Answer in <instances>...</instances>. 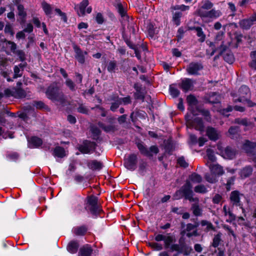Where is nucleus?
<instances>
[{"mask_svg": "<svg viewBox=\"0 0 256 256\" xmlns=\"http://www.w3.org/2000/svg\"><path fill=\"white\" fill-rule=\"evenodd\" d=\"M237 153L238 150L234 147L227 146L225 148V158L234 159Z\"/></svg>", "mask_w": 256, "mask_h": 256, "instance_id": "16", "label": "nucleus"}, {"mask_svg": "<svg viewBox=\"0 0 256 256\" xmlns=\"http://www.w3.org/2000/svg\"><path fill=\"white\" fill-rule=\"evenodd\" d=\"M206 134L210 140L213 141L218 140L220 136V134L216 128L212 127H208L206 130Z\"/></svg>", "mask_w": 256, "mask_h": 256, "instance_id": "15", "label": "nucleus"}, {"mask_svg": "<svg viewBox=\"0 0 256 256\" xmlns=\"http://www.w3.org/2000/svg\"><path fill=\"white\" fill-rule=\"evenodd\" d=\"M170 92L171 96L174 98L178 96L180 94V91L178 90L175 88L173 85L170 86Z\"/></svg>", "mask_w": 256, "mask_h": 256, "instance_id": "52", "label": "nucleus"}, {"mask_svg": "<svg viewBox=\"0 0 256 256\" xmlns=\"http://www.w3.org/2000/svg\"><path fill=\"white\" fill-rule=\"evenodd\" d=\"M92 252V248L88 245H86L80 248L79 255L80 256H90Z\"/></svg>", "mask_w": 256, "mask_h": 256, "instance_id": "32", "label": "nucleus"}, {"mask_svg": "<svg viewBox=\"0 0 256 256\" xmlns=\"http://www.w3.org/2000/svg\"><path fill=\"white\" fill-rule=\"evenodd\" d=\"M137 156L135 154H131L125 157L124 165L125 167L130 170H134L136 168Z\"/></svg>", "mask_w": 256, "mask_h": 256, "instance_id": "8", "label": "nucleus"}, {"mask_svg": "<svg viewBox=\"0 0 256 256\" xmlns=\"http://www.w3.org/2000/svg\"><path fill=\"white\" fill-rule=\"evenodd\" d=\"M87 208L94 215L98 214L101 209L97 205V198L94 196H90L88 198Z\"/></svg>", "mask_w": 256, "mask_h": 256, "instance_id": "7", "label": "nucleus"}, {"mask_svg": "<svg viewBox=\"0 0 256 256\" xmlns=\"http://www.w3.org/2000/svg\"><path fill=\"white\" fill-rule=\"evenodd\" d=\"M93 148V144L90 142H86L84 144L80 146L79 150L83 154H88Z\"/></svg>", "mask_w": 256, "mask_h": 256, "instance_id": "22", "label": "nucleus"}, {"mask_svg": "<svg viewBox=\"0 0 256 256\" xmlns=\"http://www.w3.org/2000/svg\"><path fill=\"white\" fill-rule=\"evenodd\" d=\"M225 62H226L228 64H232L234 62V58L232 53L229 52H227L225 48Z\"/></svg>", "mask_w": 256, "mask_h": 256, "instance_id": "41", "label": "nucleus"}, {"mask_svg": "<svg viewBox=\"0 0 256 256\" xmlns=\"http://www.w3.org/2000/svg\"><path fill=\"white\" fill-rule=\"evenodd\" d=\"M79 244L76 241L72 240L67 246V250L71 254H75L77 252Z\"/></svg>", "mask_w": 256, "mask_h": 256, "instance_id": "28", "label": "nucleus"}, {"mask_svg": "<svg viewBox=\"0 0 256 256\" xmlns=\"http://www.w3.org/2000/svg\"><path fill=\"white\" fill-rule=\"evenodd\" d=\"M198 15L201 18H216L219 16V14L218 11L214 9H212L209 11L206 12L201 9L198 10Z\"/></svg>", "mask_w": 256, "mask_h": 256, "instance_id": "13", "label": "nucleus"}, {"mask_svg": "<svg viewBox=\"0 0 256 256\" xmlns=\"http://www.w3.org/2000/svg\"><path fill=\"white\" fill-rule=\"evenodd\" d=\"M172 248L175 250L180 251L185 255L190 254L192 250V249L190 246L184 244H180V245H172Z\"/></svg>", "mask_w": 256, "mask_h": 256, "instance_id": "14", "label": "nucleus"}, {"mask_svg": "<svg viewBox=\"0 0 256 256\" xmlns=\"http://www.w3.org/2000/svg\"><path fill=\"white\" fill-rule=\"evenodd\" d=\"M250 92V89L248 86L242 85L239 89L238 93L240 97L244 98Z\"/></svg>", "mask_w": 256, "mask_h": 256, "instance_id": "39", "label": "nucleus"}, {"mask_svg": "<svg viewBox=\"0 0 256 256\" xmlns=\"http://www.w3.org/2000/svg\"><path fill=\"white\" fill-rule=\"evenodd\" d=\"M192 209L194 216H200L202 214V210L197 204H194Z\"/></svg>", "mask_w": 256, "mask_h": 256, "instance_id": "50", "label": "nucleus"}, {"mask_svg": "<svg viewBox=\"0 0 256 256\" xmlns=\"http://www.w3.org/2000/svg\"><path fill=\"white\" fill-rule=\"evenodd\" d=\"M196 226L191 224H188L186 226V230L187 231L186 236L188 237H190L194 236L197 235Z\"/></svg>", "mask_w": 256, "mask_h": 256, "instance_id": "30", "label": "nucleus"}, {"mask_svg": "<svg viewBox=\"0 0 256 256\" xmlns=\"http://www.w3.org/2000/svg\"><path fill=\"white\" fill-rule=\"evenodd\" d=\"M4 32L6 34H10L12 36H14V34L12 27L9 23L6 25L4 28Z\"/></svg>", "mask_w": 256, "mask_h": 256, "instance_id": "55", "label": "nucleus"}, {"mask_svg": "<svg viewBox=\"0 0 256 256\" xmlns=\"http://www.w3.org/2000/svg\"><path fill=\"white\" fill-rule=\"evenodd\" d=\"M148 32L150 37L153 38L155 34V28L152 23H150L148 26Z\"/></svg>", "mask_w": 256, "mask_h": 256, "instance_id": "49", "label": "nucleus"}, {"mask_svg": "<svg viewBox=\"0 0 256 256\" xmlns=\"http://www.w3.org/2000/svg\"><path fill=\"white\" fill-rule=\"evenodd\" d=\"M115 7L122 17H124L126 16V12L122 3L118 2L116 6H115Z\"/></svg>", "mask_w": 256, "mask_h": 256, "instance_id": "44", "label": "nucleus"}, {"mask_svg": "<svg viewBox=\"0 0 256 256\" xmlns=\"http://www.w3.org/2000/svg\"><path fill=\"white\" fill-rule=\"evenodd\" d=\"M239 128L236 126H232L228 130V132L230 135L231 136L232 138H234L236 135L238 134V129Z\"/></svg>", "mask_w": 256, "mask_h": 256, "instance_id": "47", "label": "nucleus"}, {"mask_svg": "<svg viewBox=\"0 0 256 256\" xmlns=\"http://www.w3.org/2000/svg\"><path fill=\"white\" fill-rule=\"evenodd\" d=\"M235 178V176H233L228 180L227 183L225 184L226 186V190L228 191H230V186L231 185H233L234 184Z\"/></svg>", "mask_w": 256, "mask_h": 256, "instance_id": "60", "label": "nucleus"}, {"mask_svg": "<svg viewBox=\"0 0 256 256\" xmlns=\"http://www.w3.org/2000/svg\"><path fill=\"white\" fill-rule=\"evenodd\" d=\"M192 83L190 80L186 78L182 80L180 88L184 91L186 92L190 89V88L192 86Z\"/></svg>", "mask_w": 256, "mask_h": 256, "instance_id": "34", "label": "nucleus"}, {"mask_svg": "<svg viewBox=\"0 0 256 256\" xmlns=\"http://www.w3.org/2000/svg\"><path fill=\"white\" fill-rule=\"evenodd\" d=\"M253 169L250 166L243 168L240 172V176L242 178H245L252 175Z\"/></svg>", "mask_w": 256, "mask_h": 256, "instance_id": "29", "label": "nucleus"}, {"mask_svg": "<svg viewBox=\"0 0 256 256\" xmlns=\"http://www.w3.org/2000/svg\"><path fill=\"white\" fill-rule=\"evenodd\" d=\"M87 230L84 226H76L72 228L73 232L76 236H83Z\"/></svg>", "mask_w": 256, "mask_h": 256, "instance_id": "36", "label": "nucleus"}, {"mask_svg": "<svg viewBox=\"0 0 256 256\" xmlns=\"http://www.w3.org/2000/svg\"><path fill=\"white\" fill-rule=\"evenodd\" d=\"M137 146L141 154L147 156H152L153 154H156L159 152L158 148L155 146H152L148 149L142 144L138 143Z\"/></svg>", "mask_w": 256, "mask_h": 256, "instance_id": "10", "label": "nucleus"}, {"mask_svg": "<svg viewBox=\"0 0 256 256\" xmlns=\"http://www.w3.org/2000/svg\"><path fill=\"white\" fill-rule=\"evenodd\" d=\"M206 156L210 160L214 162L215 160V156L213 150L210 148H208L206 150Z\"/></svg>", "mask_w": 256, "mask_h": 256, "instance_id": "59", "label": "nucleus"}, {"mask_svg": "<svg viewBox=\"0 0 256 256\" xmlns=\"http://www.w3.org/2000/svg\"><path fill=\"white\" fill-rule=\"evenodd\" d=\"M88 166L92 170H100L102 168V164L98 160H92L88 162Z\"/></svg>", "mask_w": 256, "mask_h": 256, "instance_id": "27", "label": "nucleus"}, {"mask_svg": "<svg viewBox=\"0 0 256 256\" xmlns=\"http://www.w3.org/2000/svg\"><path fill=\"white\" fill-rule=\"evenodd\" d=\"M202 68V65H190L186 68L188 72L190 74H198V72Z\"/></svg>", "mask_w": 256, "mask_h": 256, "instance_id": "33", "label": "nucleus"}, {"mask_svg": "<svg viewBox=\"0 0 256 256\" xmlns=\"http://www.w3.org/2000/svg\"><path fill=\"white\" fill-rule=\"evenodd\" d=\"M48 98L54 101H62L63 95L57 87L50 86L46 92Z\"/></svg>", "mask_w": 256, "mask_h": 256, "instance_id": "6", "label": "nucleus"}, {"mask_svg": "<svg viewBox=\"0 0 256 256\" xmlns=\"http://www.w3.org/2000/svg\"><path fill=\"white\" fill-rule=\"evenodd\" d=\"M99 126L106 132H112L114 130V128L112 126H105L102 122L98 123Z\"/></svg>", "mask_w": 256, "mask_h": 256, "instance_id": "57", "label": "nucleus"}, {"mask_svg": "<svg viewBox=\"0 0 256 256\" xmlns=\"http://www.w3.org/2000/svg\"><path fill=\"white\" fill-rule=\"evenodd\" d=\"M240 193L238 190H234L231 192L230 194V200L233 202L234 204L236 206H240Z\"/></svg>", "mask_w": 256, "mask_h": 256, "instance_id": "20", "label": "nucleus"}, {"mask_svg": "<svg viewBox=\"0 0 256 256\" xmlns=\"http://www.w3.org/2000/svg\"><path fill=\"white\" fill-rule=\"evenodd\" d=\"M193 195L192 186L190 182L188 180L181 188L176 192L174 196L176 200L184 197L186 199L189 200L190 202H198V199L193 198Z\"/></svg>", "mask_w": 256, "mask_h": 256, "instance_id": "2", "label": "nucleus"}, {"mask_svg": "<svg viewBox=\"0 0 256 256\" xmlns=\"http://www.w3.org/2000/svg\"><path fill=\"white\" fill-rule=\"evenodd\" d=\"M237 26L235 24H230L228 26V36L231 41L228 42L230 46L237 47L238 44L241 41L242 36L236 32Z\"/></svg>", "mask_w": 256, "mask_h": 256, "instance_id": "3", "label": "nucleus"}, {"mask_svg": "<svg viewBox=\"0 0 256 256\" xmlns=\"http://www.w3.org/2000/svg\"><path fill=\"white\" fill-rule=\"evenodd\" d=\"M186 100L188 104V110L190 111L192 114L193 116L198 114V113L196 112V110H198L196 107L197 100L196 98L192 95H190L187 96Z\"/></svg>", "mask_w": 256, "mask_h": 256, "instance_id": "12", "label": "nucleus"}, {"mask_svg": "<svg viewBox=\"0 0 256 256\" xmlns=\"http://www.w3.org/2000/svg\"><path fill=\"white\" fill-rule=\"evenodd\" d=\"M4 96L6 98L12 96L15 98H24L26 96V93L24 90L20 88H6L4 90V94L0 92V98Z\"/></svg>", "mask_w": 256, "mask_h": 256, "instance_id": "5", "label": "nucleus"}, {"mask_svg": "<svg viewBox=\"0 0 256 256\" xmlns=\"http://www.w3.org/2000/svg\"><path fill=\"white\" fill-rule=\"evenodd\" d=\"M254 20L252 18V16L249 19H244L240 20L239 22L240 26L242 29L248 30L253 24Z\"/></svg>", "mask_w": 256, "mask_h": 256, "instance_id": "23", "label": "nucleus"}, {"mask_svg": "<svg viewBox=\"0 0 256 256\" xmlns=\"http://www.w3.org/2000/svg\"><path fill=\"white\" fill-rule=\"evenodd\" d=\"M178 164L182 167L186 168L188 166V164L186 162L183 157L179 158L178 159Z\"/></svg>", "mask_w": 256, "mask_h": 256, "instance_id": "63", "label": "nucleus"}, {"mask_svg": "<svg viewBox=\"0 0 256 256\" xmlns=\"http://www.w3.org/2000/svg\"><path fill=\"white\" fill-rule=\"evenodd\" d=\"M189 180L194 183H200L202 181V178L200 175L193 173L190 176Z\"/></svg>", "mask_w": 256, "mask_h": 256, "instance_id": "40", "label": "nucleus"}, {"mask_svg": "<svg viewBox=\"0 0 256 256\" xmlns=\"http://www.w3.org/2000/svg\"><path fill=\"white\" fill-rule=\"evenodd\" d=\"M17 45L16 44L12 41L8 42V47L7 48L10 51V52L12 53H14V52L16 50Z\"/></svg>", "mask_w": 256, "mask_h": 256, "instance_id": "54", "label": "nucleus"}, {"mask_svg": "<svg viewBox=\"0 0 256 256\" xmlns=\"http://www.w3.org/2000/svg\"><path fill=\"white\" fill-rule=\"evenodd\" d=\"M214 4L210 0H205L202 6L200 8L202 10H210L213 7Z\"/></svg>", "mask_w": 256, "mask_h": 256, "instance_id": "46", "label": "nucleus"}, {"mask_svg": "<svg viewBox=\"0 0 256 256\" xmlns=\"http://www.w3.org/2000/svg\"><path fill=\"white\" fill-rule=\"evenodd\" d=\"M235 122L236 123H237L238 124H242V125L245 126H249L251 125V124H252L250 122L248 121L246 118H242V119H240V118H236L235 120Z\"/></svg>", "mask_w": 256, "mask_h": 256, "instance_id": "51", "label": "nucleus"}, {"mask_svg": "<svg viewBox=\"0 0 256 256\" xmlns=\"http://www.w3.org/2000/svg\"><path fill=\"white\" fill-rule=\"evenodd\" d=\"M53 154L56 157L62 158L66 156V152L64 148L57 146L54 148Z\"/></svg>", "mask_w": 256, "mask_h": 256, "instance_id": "35", "label": "nucleus"}, {"mask_svg": "<svg viewBox=\"0 0 256 256\" xmlns=\"http://www.w3.org/2000/svg\"><path fill=\"white\" fill-rule=\"evenodd\" d=\"M95 20L97 24H102L104 22V18L103 16V15L100 12L97 13Z\"/></svg>", "mask_w": 256, "mask_h": 256, "instance_id": "56", "label": "nucleus"}, {"mask_svg": "<svg viewBox=\"0 0 256 256\" xmlns=\"http://www.w3.org/2000/svg\"><path fill=\"white\" fill-rule=\"evenodd\" d=\"M206 180L209 182L214 183L216 180V176L211 172L210 174H206L205 176Z\"/></svg>", "mask_w": 256, "mask_h": 256, "instance_id": "53", "label": "nucleus"}, {"mask_svg": "<svg viewBox=\"0 0 256 256\" xmlns=\"http://www.w3.org/2000/svg\"><path fill=\"white\" fill-rule=\"evenodd\" d=\"M92 56L95 59H100L102 58V59L104 60H105L106 59V54H102L100 52H96V54H92Z\"/></svg>", "mask_w": 256, "mask_h": 256, "instance_id": "61", "label": "nucleus"}, {"mask_svg": "<svg viewBox=\"0 0 256 256\" xmlns=\"http://www.w3.org/2000/svg\"><path fill=\"white\" fill-rule=\"evenodd\" d=\"M186 31V30L183 26H180L178 28L176 36L178 42L180 41L184 38V34Z\"/></svg>", "mask_w": 256, "mask_h": 256, "instance_id": "43", "label": "nucleus"}, {"mask_svg": "<svg viewBox=\"0 0 256 256\" xmlns=\"http://www.w3.org/2000/svg\"><path fill=\"white\" fill-rule=\"evenodd\" d=\"M120 104H127L130 102V96L125 97L124 98H118Z\"/></svg>", "mask_w": 256, "mask_h": 256, "instance_id": "64", "label": "nucleus"}, {"mask_svg": "<svg viewBox=\"0 0 256 256\" xmlns=\"http://www.w3.org/2000/svg\"><path fill=\"white\" fill-rule=\"evenodd\" d=\"M172 12V21L174 25L179 26L181 24V18L182 16V12Z\"/></svg>", "mask_w": 256, "mask_h": 256, "instance_id": "24", "label": "nucleus"}, {"mask_svg": "<svg viewBox=\"0 0 256 256\" xmlns=\"http://www.w3.org/2000/svg\"><path fill=\"white\" fill-rule=\"evenodd\" d=\"M13 54H16L22 62H23L26 60V54L22 50H16L14 53Z\"/></svg>", "mask_w": 256, "mask_h": 256, "instance_id": "45", "label": "nucleus"}, {"mask_svg": "<svg viewBox=\"0 0 256 256\" xmlns=\"http://www.w3.org/2000/svg\"><path fill=\"white\" fill-rule=\"evenodd\" d=\"M54 11L58 14L60 17V20L64 23H66L68 22V17L66 14L62 12L60 8H56Z\"/></svg>", "mask_w": 256, "mask_h": 256, "instance_id": "42", "label": "nucleus"}, {"mask_svg": "<svg viewBox=\"0 0 256 256\" xmlns=\"http://www.w3.org/2000/svg\"><path fill=\"white\" fill-rule=\"evenodd\" d=\"M256 148V142H253L249 140H246L242 145V149L247 154H252L254 148Z\"/></svg>", "mask_w": 256, "mask_h": 256, "instance_id": "17", "label": "nucleus"}, {"mask_svg": "<svg viewBox=\"0 0 256 256\" xmlns=\"http://www.w3.org/2000/svg\"><path fill=\"white\" fill-rule=\"evenodd\" d=\"M202 228L206 232L214 230V227L212 224L206 220H202L200 222Z\"/></svg>", "mask_w": 256, "mask_h": 256, "instance_id": "26", "label": "nucleus"}, {"mask_svg": "<svg viewBox=\"0 0 256 256\" xmlns=\"http://www.w3.org/2000/svg\"><path fill=\"white\" fill-rule=\"evenodd\" d=\"M29 147L30 148H37L42 144V140L38 137L33 136L28 140Z\"/></svg>", "mask_w": 256, "mask_h": 256, "instance_id": "25", "label": "nucleus"}, {"mask_svg": "<svg viewBox=\"0 0 256 256\" xmlns=\"http://www.w3.org/2000/svg\"><path fill=\"white\" fill-rule=\"evenodd\" d=\"M134 88L136 90L134 94L135 98L136 99L144 100V90L142 86L137 83L134 84Z\"/></svg>", "mask_w": 256, "mask_h": 256, "instance_id": "18", "label": "nucleus"}, {"mask_svg": "<svg viewBox=\"0 0 256 256\" xmlns=\"http://www.w3.org/2000/svg\"><path fill=\"white\" fill-rule=\"evenodd\" d=\"M42 7L46 16H50L52 14V8L49 4L44 1L42 3Z\"/></svg>", "mask_w": 256, "mask_h": 256, "instance_id": "37", "label": "nucleus"}, {"mask_svg": "<svg viewBox=\"0 0 256 256\" xmlns=\"http://www.w3.org/2000/svg\"><path fill=\"white\" fill-rule=\"evenodd\" d=\"M185 119L186 126L188 128H194L200 131L203 130L204 124L200 118H196L193 120L191 114H187L185 116Z\"/></svg>", "mask_w": 256, "mask_h": 256, "instance_id": "4", "label": "nucleus"}, {"mask_svg": "<svg viewBox=\"0 0 256 256\" xmlns=\"http://www.w3.org/2000/svg\"><path fill=\"white\" fill-rule=\"evenodd\" d=\"M220 236H221L218 234L214 237L212 242L213 246L217 247L218 246L220 241Z\"/></svg>", "mask_w": 256, "mask_h": 256, "instance_id": "62", "label": "nucleus"}, {"mask_svg": "<svg viewBox=\"0 0 256 256\" xmlns=\"http://www.w3.org/2000/svg\"><path fill=\"white\" fill-rule=\"evenodd\" d=\"M208 166L211 172L216 176L222 175L223 173L222 168L218 164H210Z\"/></svg>", "mask_w": 256, "mask_h": 256, "instance_id": "19", "label": "nucleus"}, {"mask_svg": "<svg viewBox=\"0 0 256 256\" xmlns=\"http://www.w3.org/2000/svg\"><path fill=\"white\" fill-rule=\"evenodd\" d=\"M196 36L200 38L198 42H203L206 40V34H204L202 29L200 26H197L196 31Z\"/></svg>", "mask_w": 256, "mask_h": 256, "instance_id": "38", "label": "nucleus"}, {"mask_svg": "<svg viewBox=\"0 0 256 256\" xmlns=\"http://www.w3.org/2000/svg\"><path fill=\"white\" fill-rule=\"evenodd\" d=\"M147 164L145 162L142 161L139 166L138 172L142 174L143 175L146 171Z\"/></svg>", "mask_w": 256, "mask_h": 256, "instance_id": "58", "label": "nucleus"}, {"mask_svg": "<svg viewBox=\"0 0 256 256\" xmlns=\"http://www.w3.org/2000/svg\"><path fill=\"white\" fill-rule=\"evenodd\" d=\"M89 4L88 0H82L79 4L78 10H77L79 16H84L86 14V8Z\"/></svg>", "mask_w": 256, "mask_h": 256, "instance_id": "21", "label": "nucleus"}, {"mask_svg": "<svg viewBox=\"0 0 256 256\" xmlns=\"http://www.w3.org/2000/svg\"><path fill=\"white\" fill-rule=\"evenodd\" d=\"M194 190L196 192L201 194H204L208 192L206 188L202 184H199L196 186Z\"/></svg>", "mask_w": 256, "mask_h": 256, "instance_id": "48", "label": "nucleus"}, {"mask_svg": "<svg viewBox=\"0 0 256 256\" xmlns=\"http://www.w3.org/2000/svg\"><path fill=\"white\" fill-rule=\"evenodd\" d=\"M18 15L20 17L22 23L26 22V12L24 10V6L22 4L18 6Z\"/></svg>", "mask_w": 256, "mask_h": 256, "instance_id": "31", "label": "nucleus"}, {"mask_svg": "<svg viewBox=\"0 0 256 256\" xmlns=\"http://www.w3.org/2000/svg\"><path fill=\"white\" fill-rule=\"evenodd\" d=\"M72 48L75 52V58L80 64H84L85 62V55L88 54L86 51L83 52L80 48L76 44L72 45Z\"/></svg>", "mask_w": 256, "mask_h": 256, "instance_id": "11", "label": "nucleus"}, {"mask_svg": "<svg viewBox=\"0 0 256 256\" xmlns=\"http://www.w3.org/2000/svg\"><path fill=\"white\" fill-rule=\"evenodd\" d=\"M154 240L156 242L164 241V248H168L174 242V237L170 234H155Z\"/></svg>", "mask_w": 256, "mask_h": 256, "instance_id": "9", "label": "nucleus"}, {"mask_svg": "<svg viewBox=\"0 0 256 256\" xmlns=\"http://www.w3.org/2000/svg\"><path fill=\"white\" fill-rule=\"evenodd\" d=\"M224 36V32L221 31L216 35L215 38L214 42L206 41V44L209 45L210 50L212 52L210 53L208 52V50H207V53L210 56H213L216 51L218 50V48H220V52L218 54L214 56V60L215 61L218 59L220 56H221L224 59V40H222V38Z\"/></svg>", "mask_w": 256, "mask_h": 256, "instance_id": "1", "label": "nucleus"}]
</instances>
